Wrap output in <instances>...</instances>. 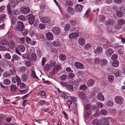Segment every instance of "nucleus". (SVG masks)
<instances>
[{"label":"nucleus","mask_w":125,"mask_h":125,"mask_svg":"<svg viewBox=\"0 0 125 125\" xmlns=\"http://www.w3.org/2000/svg\"><path fill=\"white\" fill-rule=\"evenodd\" d=\"M7 9L8 14L11 19V23L14 25L15 24L17 20L15 18L17 15L20 14V12L17 9L11 10L10 6L9 5L7 6Z\"/></svg>","instance_id":"obj_1"},{"label":"nucleus","mask_w":125,"mask_h":125,"mask_svg":"<svg viewBox=\"0 0 125 125\" xmlns=\"http://www.w3.org/2000/svg\"><path fill=\"white\" fill-rule=\"evenodd\" d=\"M12 83H17V85H19L20 88L21 89H24L26 85L23 83H21V81L20 77L17 75H16V77H13L12 78Z\"/></svg>","instance_id":"obj_2"},{"label":"nucleus","mask_w":125,"mask_h":125,"mask_svg":"<svg viewBox=\"0 0 125 125\" xmlns=\"http://www.w3.org/2000/svg\"><path fill=\"white\" fill-rule=\"evenodd\" d=\"M24 28L23 23L21 21H18L15 26V30L17 31H21Z\"/></svg>","instance_id":"obj_3"},{"label":"nucleus","mask_w":125,"mask_h":125,"mask_svg":"<svg viewBox=\"0 0 125 125\" xmlns=\"http://www.w3.org/2000/svg\"><path fill=\"white\" fill-rule=\"evenodd\" d=\"M26 18L28 20L29 24L32 25L34 22L35 18L32 14H30L26 16Z\"/></svg>","instance_id":"obj_4"},{"label":"nucleus","mask_w":125,"mask_h":125,"mask_svg":"<svg viewBox=\"0 0 125 125\" xmlns=\"http://www.w3.org/2000/svg\"><path fill=\"white\" fill-rule=\"evenodd\" d=\"M115 101L117 104H122L123 103L124 99L122 97L117 96L115 97Z\"/></svg>","instance_id":"obj_5"},{"label":"nucleus","mask_w":125,"mask_h":125,"mask_svg":"<svg viewBox=\"0 0 125 125\" xmlns=\"http://www.w3.org/2000/svg\"><path fill=\"white\" fill-rule=\"evenodd\" d=\"M20 11L22 14H26L29 12L30 10L28 7L23 6L21 8Z\"/></svg>","instance_id":"obj_6"},{"label":"nucleus","mask_w":125,"mask_h":125,"mask_svg":"<svg viewBox=\"0 0 125 125\" xmlns=\"http://www.w3.org/2000/svg\"><path fill=\"white\" fill-rule=\"evenodd\" d=\"M52 32L54 34L58 35L61 33V31L59 27H55L52 28Z\"/></svg>","instance_id":"obj_7"},{"label":"nucleus","mask_w":125,"mask_h":125,"mask_svg":"<svg viewBox=\"0 0 125 125\" xmlns=\"http://www.w3.org/2000/svg\"><path fill=\"white\" fill-rule=\"evenodd\" d=\"M114 52L113 50L111 48H109L105 51V54L107 57H110Z\"/></svg>","instance_id":"obj_8"},{"label":"nucleus","mask_w":125,"mask_h":125,"mask_svg":"<svg viewBox=\"0 0 125 125\" xmlns=\"http://www.w3.org/2000/svg\"><path fill=\"white\" fill-rule=\"evenodd\" d=\"M40 20L43 23L48 24L50 23V19L46 17H42L40 18Z\"/></svg>","instance_id":"obj_9"},{"label":"nucleus","mask_w":125,"mask_h":125,"mask_svg":"<svg viewBox=\"0 0 125 125\" xmlns=\"http://www.w3.org/2000/svg\"><path fill=\"white\" fill-rule=\"evenodd\" d=\"M8 46L10 48L13 49L15 47V44L14 41L13 40H10L8 43Z\"/></svg>","instance_id":"obj_10"},{"label":"nucleus","mask_w":125,"mask_h":125,"mask_svg":"<svg viewBox=\"0 0 125 125\" xmlns=\"http://www.w3.org/2000/svg\"><path fill=\"white\" fill-rule=\"evenodd\" d=\"M83 8V6L81 5L77 4L75 6V10L78 12H81Z\"/></svg>","instance_id":"obj_11"},{"label":"nucleus","mask_w":125,"mask_h":125,"mask_svg":"<svg viewBox=\"0 0 125 125\" xmlns=\"http://www.w3.org/2000/svg\"><path fill=\"white\" fill-rule=\"evenodd\" d=\"M60 68L61 66L59 65H57L53 68V71L52 72V75H53L55 74L57 72V71L60 70Z\"/></svg>","instance_id":"obj_12"},{"label":"nucleus","mask_w":125,"mask_h":125,"mask_svg":"<svg viewBox=\"0 0 125 125\" xmlns=\"http://www.w3.org/2000/svg\"><path fill=\"white\" fill-rule=\"evenodd\" d=\"M102 52V48L100 46H98L96 49L94 51V53L96 54H99L101 53Z\"/></svg>","instance_id":"obj_13"},{"label":"nucleus","mask_w":125,"mask_h":125,"mask_svg":"<svg viewBox=\"0 0 125 125\" xmlns=\"http://www.w3.org/2000/svg\"><path fill=\"white\" fill-rule=\"evenodd\" d=\"M46 37L47 39L49 40H52L53 38V36L52 33L48 32L46 34Z\"/></svg>","instance_id":"obj_14"},{"label":"nucleus","mask_w":125,"mask_h":125,"mask_svg":"<svg viewBox=\"0 0 125 125\" xmlns=\"http://www.w3.org/2000/svg\"><path fill=\"white\" fill-rule=\"evenodd\" d=\"M79 35V34L77 32L69 34V37L70 39H73L76 38Z\"/></svg>","instance_id":"obj_15"},{"label":"nucleus","mask_w":125,"mask_h":125,"mask_svg":"<svg viewBox=\"0 0 125 125\" xmlns=\"http://www.w3.org/2000/svg\"><path fill=\"white\" fill-rule=\"evenodd\" d=\"M74 65L77 68L80 69H82L83 67V65L82 64L77 62H75L74 63Z\"/></svg>","instance_id":"obj_16"},{"label":"nucleus","mask_w":125,"mask_h":125,"mask_svg":"<svg viewBox=\"0 0 125 125\" xmlns=\"http://www.w3.org/2000/svg\"><path fill=\"white\" fill-rule=\"evenodd\" d=\"M68 12L71 15H73L75 13L74 10L71 7H68L67 10Z\"/></svg>","instance_id":"obj_17"},{"label":"nucleus","mask_w":125,"mask_h":125,"mask_svg":"<svg viewBox=\"0 0 125 125\" xmlns=\"http://www.w3.org/2000/svg\"><path fill=\"white\" fill-rule=\"evenodd\" d=\"M108 62L107 61L106 59H102L101 60V64L102 67L106 66Z\"/></svg>","instance_id":"obj_18"},{"label":"nucleus","mask_w":125,"mask_h":125,"mask_svg":"<svg viewBox=\"0 0 125 125\" xmlns=\"http://www.w3.org/2000/svg\"><path fill=\"white\" fill-rule=\"evenodd\" d=\"M28 75L26 74H23L22 75L21 79L23 82L26 81L28 79Z\"/></svg>","instance_id":"obj_19"},{"label":"nucleus","mask_w":125,"mask_h":125,"mask_svg":"<svg viewBox=\"0 0 125 125\" xmlns=\"http://www.w3.org/2000/svg\"><path fill=\"white\" fill-rule=\"evenodd\" d=\"M10 87L11 91L13 92H15L16 91L17 89L15 85L12 84L10 86Z\"/></svg>","instance_id":"obj_20"},{"label":"nucleus","mask_w":125,"mask_h":125,"mask_svg":"<svg viewBox=\"0 0 125 125\" xmlns=\"http://www.w3.org/2000/svg\"><path fill=\"white\" fill-rule=\"evenodd\" d=\"M97 97V98L101 101H103L104 100V96L100 93H98Z\"/></svg>","instance_id":"obj_21"},{"label":"nucleus","mask_w":125,"mask_h":125,"mask_svg":"<svg viewBox=\"0 0 125 125\" xmlns=\"http://www.w3.org/2000/svg\"><path fill=\"white\" fill-rule=\"evenodd\" d=\"M92 109L96 113H99L100 111L98 107L95 106H93L91 107Z\"/></svg>","instance_id":"obj_22"},{"label":"nucleus","mask_w":125,"mask_h":125,"mask_svg":"<svg viewBox=\"0 0 125 125\" xmlns=\"http://www.w3.org/2000/svg\"><path fill=\"white\" fill-rule=\"evenodd\" d=\"M117 22L119 25H123L125 23V20L123 19H121L118 20Z\"/></svg>","instance_id":"obj_23"},{"label":"nucleus","mask_w":125,"mask_h":125,"mask_svg":"<svg viewBox=\"0 0 125 125\" xmlns=\"http://www.w3.org/2000/svg\"><path fill=\"white\" fill-rule=\"evenodd\" d=\"M31 59L34 62H35L37 60V56L35 53H33L31 55Z\"/></svg>","instance_id":"obj_24"},{"label":"nucleus","mask_w":125,"mask_h":125,"mask_svg":"<svg viewBox=\"0 0 125 125\" xmlns=\"http://www.w3.org/2000/svg\"><path fill=\"white\" fill-rule=\"evenodd\" d=\"M79 97L82 99L84 100L85 98V95L83 92H80L78 94Z\"/></svg>","instance_id":"obj_25"},{"label":"nucleus","mask_w":125,"mask_h":125,"mask_svg":"<svg viewBox=\"0 0 125 125\" xmlns=\"http://www.w3.org/2000/svg\"><path fill=\"white\" fill-rule=\"evenodd\" d=\"M85 41L84 39L82 38H80L79 39L78 41L79 43L81 45H83L85 43Z\"/></svg>","instance_id":"obj_26"},{"label":"nucleus","mask_w":125,"mask_h":125,"mask_svg":"<svg viewBox=\"0 0 125 125\" xmlns=\"http://www.w3.org/2000/svg\"><path fill=\"white\" fill-rule=\"evenodd\" d=\"M66 88L68 91L70 92H72L73 90V87L72 85H68L67 86Z\"/></svg>","instance_id":"obj_27"},{"label":"nucleus","mask_w":125,"mask_h":125,"mask_svg":"<svg viewBox=\"0 0 125 125\" xmlns=\"http://www.w3.org/2000/svg\"><path fill=\"white\" fill-rule=\"evenodd\" d=\"M94 83V82L92 80H88L87 82V85L91 87L92 86Z\"/></svg>","instance_id":"obj_28"},{"label":"nucleus","mask_w":125,"mask_h":125,"mask_svg":"<svg viewBox=\"0 0 125 125\" xmlns=\"http://www.w3.org/2000/svg\"><path fill=\"white\" fill-rule=\"evenodd\" d=\"M0 43L4 45H7L8 43V41L6 39H3L1 40L0 42Z\"/></svg>","instance_id":"obj_29"},{"label":"nucleus","mask_w":125,"mask_h":125,"mask_svg":"<svg viewBox=\"0 0 125 125\" xmlns=\"http://www.w3.org/2000/svg\"><path fill=\"white\" fill-rule=\"evenodd\" d=\"M59 57L60 60L62 61H64L66 59L65 55L63 54H60L59 56Z\"/></svg>","instance_id":"obj_30"},{"label":"nucleus","mask_w":125,"mask_h":125,"mask_svg":"<svg viewBox=\"0 0 125 125\" xmlns=\"http://www.w3.org/2000/svg\"><path fill=\"white\" fill-rule=\"evenodd\" d=\"M73 4V3L72 1L69 0L67 1L65 3V5L67 7L69 6H71Z\"/></svg>","instance_id":"obj_31"},{"label":"nucleus","mask_w":125,"mask_h":125,"mask_svg":"<svg viewBox=\"0 0 125 125\" xmlns=\"http://www.w3.org/2000/svg\"><path fill=\"white\" fill-rule=\"evenodd\" d=\"M19 57L17 55H14L12 56V58L11 60V62H14V60L15 61L18 60V59Z\"/></svg>","instance_id":"obj_32"},{"label":"nucleus","mask_w":125,"mask_h":125,"mask_svg":"<svg viewBox=\"0 0 125 125\" xmlns=\"http://www.w3.org/2000/svg\"><path fill=\"white\" fill-rule=\"evenodd\" d=\"M18 49L21 52H24L25 50V47L22 45H20L18 46Z\"/></svg>","instance_id":"obj_33"},{"label":"nucleus","mask_w":125,"mask_h":125,"mask_svg":"<svg viewBox=\"0 0 125 125\" xmlns=\"http://www.w3.org/2000/svg\"><path fill=\"white\" fill-rule=\"evenodd\" d=\"M119 64V62L117 60H115L114 61L112 62V64L115 67H117L118 66Z\"/></svg>","instance_id":"obj_34"},{"label":"nucleus","mask_w":125,"mask_h":125,"mask_svg":"<svg viewBox=\"0 0 125 125\" xmlns=\"http://www.w3.org/2000/svg\"><path fill=\"white\" fill-rule=\"evenodd\" d=\"M51 69V66L49 64H46L44 66V69L46 71H49Z\"/></svg>","instance_id":"obj_35"},{"label":"nucleus","mask_w":125,"mask_h":125,"mask_svg":"<svg viewBox=\"0 0 125 125\" xmlns=\"http://www.w3.org/2000/svg\"><path fill=\"white\" fill-rule=\"evenodd\" d=\"M114 74L116 76L119 77L121 75V73L120 70H118L115 71Z\"/></svg>","instance_id":"obj_36"},{"label":"nucleus","mask_w":125,"mask_h":125,"mask_svg":"<svg viewBox=\"0 0 125 125\" xmlns=\"http://www.w3.org/2000/svg\"><path fill=\"white\" fill-rule=\"evenodd\" d=\"M19 42L21 44H24L25 42L24 38H19L18 39Z\"/></svg>","instance_id":"obj_37"},{"label":"nucleus","mask_w":125,"mask_h":125,"mask_svg":"<svg viewBox=\"0 0 125 125\" xmlns=\"http://www.w3.org/2000/svg\"><path fill=\"white\" fill-rule=\"evenodd\" d=\"M108 81L110 83H112L114 80V77L112 75H109L108 76Z\"/></svg>","instance_id":"obj_38"},{"label":"nucleus","mask_w":125,"mask_h":125,"mask_svg":"<svg viewBox=\"0 0 125 125\" xmlns=\"http://www.w3.org/2000/svg\"><path fill=\"white\" fill-rule=\"evenodd\" d=\"M18 19L19 20L22 21H23L26 20V19L24 16L23 15H21L18 16Z\"/></svg>","instance_id":"obj_39"},{"label":"nucleus","mask_w":125,"mask_h":125,"mask_svg":"<svg viewBox=\"0 0 125 125\" xmlns=\"http://www.w3.org/2000/svg\"><path fill=\"white\" fill-rule=\"evenodd\" d=\"M113 104V101L112 100H109L107 102L106 105L110 107L112 106Z\"/></svg>","instance_id":"obj_40"},{"label":"nucleus","mask_w":125,"mask_h":125,"mask_svg":"<svg viewBox=\"0 0 125 125\" xmlns=\"http://www.w3.org/2000/svg\"><path fill=\"white\" fill-rule=\"evenodd\" d=\"M22 31V35L24 36H25L27 35L28 32V31L27 29H24L23 30L21 31Z\"/></svg>","instance_id":"obj_41"},{"label":"nucleus","mask_w":125,"mask_h":125,"mask_svg":"<svg viewBox=\"0 0 125 125\" xmlns=\"http://www.w3.org/2000/svg\"><path fill=\"white\" fill-rule=\"evenodd\" d=\"M72 98L71 97H70V100L68 101L67 102V104L69 108L70 107V105L72 103Z\"/></svg>","instance_id":"obj_42"},{"label":"nucleus","mask_w":125,"mask_h":125,"mask_svg":"<svg viewBox=\"0 0 125 125\" xmlns=\"http://www.w3.org/2000/svg\"><path fill=\"white\" fill-rule=\"evenodd\" d=\"M70 28V26L69 24L67 23L66 24L64 27V30L65 31H68Z\"/></svg>","instance_id":"obj_43"},{"label":"nucleus","mask_w":125,"mask_h":125,"mask_svg":"<svg viewBox=\"0 0 125 125\" xmlns=\"http://www.w3.org/2000/svg\"><path fill=\"white\" fill-rule=\"evenodd\" d=\"M93 123L94 125H100L99 122L97 120H93Z\"/></svg>","instance_id":"obj_44"},{"label":"nucleus","mask_w":125,"mask_h":125,"mask_svg":"<svg viewBox=\"0 0 125 125\" xmlns=\"http://www.w3.org/2000/svg\"><path fill=\"white\" fill-rule=\"evenodd\" d=\"M5 59L6 60L10 59L11 58L10 55L9 53H6L4 56Z\"/></svg>","instance_id":"obj_45"},{"label":"nucleus","mask_w":125,"mask_h":125,"mask_svg":"<svg viewBox=\"0 0 125 125\" xmlns=\"http://www.w3.org/2000/svg\"><path fill=\"white\" fill-rule=\"evenodd\" d=\"M26 70V68L24 67H21L19 68V71L21 73L24 72Z\"/></svg>","instance_id":"obj_46"},{"label":"nucleus","mask_w":125,"mask_h":125,"mask_svg":"<svg viewBox=\"0 0 125 125\" xmlns=\"http://www.w3.org/2000/svg\"><path fill=\"white\" fill-rule=\"evenodd\" d=\"M116 14L117 16L121 18L122 17L123 14L122 12L120 11H117L116 12Z\"/></svg>","instance_id":"obj_47"},{"label":"nucleus","mask_w":125,"mask_h":125,"mask_svg":"<svg viewBox=\"0 0 125 125\" xmlns=\"http://www.w3.org/2000/svg\"><path fill=\"white\" fill-rule=\"evenodd\" d=\"M52 44L55 47H57L60 45V43L58 41H53L52 42Z\"/></svg>","instance_id":"obj_48"},{"label":"nucleus","mask_w":125,"mask_h":125,"mask_svg":"<svg viewBox=\"0 0 125 125\" xmlns=\"http://www.w3.org/2000/svg\"><path fill=\"white\" fill-rule=\"evenodd\" d=\"M118 55L116 54H115L112 56L111 59L113 60H115L118 58Z\"/></svg>","instance_id":"obj_49"},{"label":"nucleus","mask_w":125,"mask_h":125,"mask_svg":"<svg viewBox=\"0 0 125 125\" xmlns=\"http://www.w3.org/2000/svg\"><path fill=\"white\" fill-rule=\"evenodd\" d=\"M108 23L110 25H113L115 23V21L112 19H110L109 20Z\"/></svg>","instance_id":"obj_50"},{"label":"nucleus","mask_w":125,"mask_h":125,"mask_svg":"<svg viewBox=\"0 0 125 125\" xmlns=\"http://www.w3.org/2000/svg\"><path fill=\"white\" fill-rule=\"evenodd\" d=\"M4 84L6 85H9L10 84L11 82L10 80L8 79H5L4 81Z\"/></svg>","instance_id":"obj_51"},{"label":"nucleus","mask_w":125,"mask_h":125,"mask_svg":"<svg viewBox=\"0 0 125 125\" xmlns=\"http://www.w3.org/2000/svg\"><path fill=\"white\" fill-rule=\"evenodd\" d=\"M25 64L27 67H30L31 66V62L28 61H25Z\"/></svg>","instance_id":"obj_52"},{"label":"nucleus","mask_w":125,"mask_h":125,"mask_svg":"<svg viewBox=\"0 0 125 125\" xmlns=\"http://www.w3.org/2000/svg\"><path fill=\"white\" fill-rule=\"evenodd\" d=\"M101 114L103 115H106L107 114V112L104 109L100 111Z\"/></svg>","instance_id":"obj_53"},{"label":"nucleus","mask_w":125,"mask_h":125,"mask_svg":"<svg viewBox=\"0 0 125 125\" xmlns=\"http://www.w3.org/2000/svg\"><path fill=\"white\" fill-rule=\"evenodd\" d=\"M84 48L86 50H89L91 48V45L89 44H87L85 45Z\"/></svg>","instance_id":"obj_54"},{"label":"nucleus","mask_w":125,"mask_h":125,"mask_svg":"<svg viewBox=\"0 0 125 125\" xmlns=\"http://www.w3.org/2000/svg\"><path fill=\"white\" fill-rule=\"evenodd\" d=\"M67 78V76L65 74H62L60 77V79L62 80H63L66 79Z\"/></svg>","instance_id":"obj_55"},{"label":"nucleus","mask_w":125,"mask_h":125,"mask_svg":"<svg viewBox=\"0 0 125 125\" xmlns=\"http://www.w3.org/2000/svg\"><path fill=\"white\" fill-rule=\"evenodd\" d=\"M40 28L41 30H43L45 28V25L43 23L40 24L39 25Z\"/></svg>","instance_id":"obj_56"},{"label":"nucleus","mask_w":125,"mask_h":125,"mask_svg":"<svg viewBox=\"0 0 125 125\" xmlns=\"http://www.w3.org/2000/svg\"><path fill=\"white\" fill-rule=\"evenodd\" d=\"M56 65V63L55 61H51L50 62V65L51 67H53Z\"/></svg>","instance_id":"obj_57"},{"label":"nucleus","mask_w":125,"mask_h":125,"mask_svg":"<svg viewBox=\"0 0 125 125\" xmlns=\"http://www.w3.org/2000/svg\"><path fill=\"white\" fill-rule=\"evenodd\" d=\"M79 88L81 90H85L87 89V87L85 85H82L80 86Z\"/></svg>","instance_id":"obj_58"},{"label":"nucleus","mask_w":125,"mask_h":125,"mask_svg":"<svg viewBox=\"0 0 125 125\" xmlns=\"http://www.w3.org/2000/svg\"><path fill=\"white\" fill-rule=\"evenodd\" d=\"M97 106L98 107V108H103V104L101 103L98 102L96 104Z\"/></svg>","instance_id":"obj_59"},{"label":"nucleus","mask_w":125,"mask_h":125,"mask_svg":"<svg viewBox=\"0 0 125 125\" xmlns=\"http://www.w3.org/2000/svg\"><path fill=\"white\" fill-rule=\"evenodd\" d=\"M76 21L75 19H72L70 21V24L71 25H74L76 24Z\"/></svg>","instance_id":"obj_60"},{"label":"nucleus","mask_w":125,"mask_h":125,"mask_svg":"<svg viewBox=\"0 0 125 125\" xmlns=\"http://www.w3.org/2000/svg\"><path fill=\"white\" fill-rule=\"evenodd\" d=\"M10 70V73L12 75H15L16 73V72L14 68H12Z\"/></svg>","instance_id":"obj_61"},{"label":"nucleus","mask_w":125,"mask_h":125,"mask_svg":"<svg viewBox=\"0 0 125 125\" xmlns=\"http://www.w3.org/2000/svg\"><path fill=\"white\" fill-rule=\"evenodd\" d=\"M86 117H89L90 116V115L91 114V111L89 110L86 112Z\"/></svg>","instance_id":"obj_62"},{"label":"nucleus","mask_w":125,"mask_h":125,"mask_svg":"<svg viewBox=\"0 0 125 125\" xmlns=\"http://www.w3.org/2000/svg\"><path fill=\"white\" fill-rule=\"evenodd\" d=\"M3 76L5 77H9L10 76V74L7 72H5L3 74Z\"/></svg>","instance_id":"obj_63"},{"label":"nucleus","mask_w":125,"mask_h":125,"mask_svg":"<svg viewBox=\"0 0 125 125\" xmlns=\"http://www.w3.org/2000/svg\"><path fill=\"white\" fill-rule=\"evenodd\" d=\"M31 76L33 77L38 79V77L37 76L35 72L34 71H32L31 73Z\"/></svg>","instance_id":"obj_64"}]
</instances>
